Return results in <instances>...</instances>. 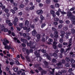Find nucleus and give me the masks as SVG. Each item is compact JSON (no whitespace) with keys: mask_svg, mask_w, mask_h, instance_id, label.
Instances as JSON below:
<instances>
[{"mask_svg":"<svg viewBox=\"0 0 75 75\" xmlns=\"http://www.w3.org/2000/svg\"><path fill=\"white\" fill-rule=\"evenodd\" d=\"M69 45L68 46L69 47H70L71 45H72V38H71L70 39H69Z\"/></svg>","mask_w":75,"mask_h":75,"instance_id":"5","label":"nucleus"},{"mask_svg":"<svg viewBox=\"0 0 75 75\" xmlns=\"http://www.w3.org/2000/svg\"><path fill=\"white\" fill-rule=\"evenodd\" d=\"M54 70H55V69H53L52 70V72L50 71L49 72L50 74H51V75H53L54 74Z\"/></svg>","mask_w":75,"mask_h":75,"instance_id":"15","label":"nucleus"},{"mask_svg":"<svg viewBox=\"0 0 75 75\" xmlns=\"http://www.w3.org/2000/svg\"><path fill=\"white\" fill-rule=\"evenodd\" d=\"M25 25H27L28 27H30L31 26V24H29V21L28 20L25 21Z\"/></svg>","mask_w":75,"mask_h":75,"instance_id":"3","label":"nucleus"},{"mask_svg":"<svg viewBox=\"0 0 75 75\" xmlns=\"http://www.w3.org/2000/svg\"><path fill=\"white\" fill-rule=\"evenodd\" d=\"M67 16H68V18H70L71 20L75 21V16H73V15L71 13L68 12L67 13Z\"/></svg>","mask_w":75,"mask_h":75,"instance_id":"2","label":"nucleus"},{"mask_svg":"<svg viewBox=\"0 0 75 75\" xmlns=\"http://www.w3.org/2000/svg\"><path fill=\"white\" fill-rule=\"evenodd\" d=\"M25 58L28 61V62H30V61H31V60H30V58H29V57L28 55L26 56L25 57Z\"/></svg>","mask_w":75,"mask_h":75,"instance_id":"11","label":"nucleus"},{"mask_svg":"<svg viewBox=\"0 0 75 75\" xmlns=\"http://www.w3.org/2000/svg\"><path fill=\"white\" fill-rule=\"evenodd\" d=\"M18 18H17L16 17L14 19V21L15 22H17L18 21Z\"/></svg>","mask_w":75,"mask_h":75,"instance_id":"58","label":"nucleus"},{"mask_svg":"<svg viewBox=\"0 0 75 75\" xmlns=\"http://www.w3.org/2000/svg\"><path fill=\"white\" fill-rule=\"evenodd\" d=\"M65 34L69 36L70 35H71V33L70 32H66L65 33Z\"/></svg>","mask_w":75,"mask_h":75,"instance_id":"29","label":"nucleus"},{"mask_svg":"<svg viewBox=\"0 0 75 75\" xmlns=\"http://www.w3.org/2000/svg\"><path fill=\"white\" fill-rule=\"evenodd\" d=\"M6 23L7 24H9L10 23V21L9 20H6Z\"/></svg>","mask_w":75,"mask_h":75,"instance_id":"49","label":"nucleus"},{"mask_svg":"<svg viewBox=\"0 0 75 75\" xmlns=\"http://www.w3.org/2000/svg\"><path fill=\"white\" fill-rule=\"evenodd\" d=\"M63 30L64 31H67L68 30V26L65 25L63 27Z\"/></svg>","mask_w":75,"mask_h":75,"instance_id":"8","label":"nucleus"},{"mask_svg":"<svg viewBox=\"0 0 75 75\" xmlns=\"http://www.w3.org/2000/svg\"><path fill=\"white\" fill-rule=\"evenodd\" d=\"M55 6L56 7H59V5L58 4H55Z\"/></svg>","mask_w":75,"mask_h":75,"instance_id":"53","label":"nucleus"},{"mask_svg":"<svg viewBox=\"0 0 75 75\" xmlns=\"http://www.w3.org/2000/svg\"><path fill=\"white\" fill-rule=\"evenodd\" d=\"M37 34V33L35 30H34L32 32V35L33 36H35Z\"/></svg>","mask_w":75,"mask_h":75,"instance_id":"6","label":"nucleus"},{"mask_svg":"<svg viewBox=\"0 0 75 75\" xmlns=\"http://www.w3.org/2000/svg\"><path fill=\"white\" fill-rule=\"evenodd\" d=\"M65 60L67 62H69V61H70V59L68 57H66L65 58Z\"/></svg>","mask_w":75,"mask_h":75,"instance_id":"21","label":"nucleus"},{"mask_svg":"<svg viewBox=\"0 0 75 75\" xmlns=\"http://www.w3.org/2000/svg\"><path fill=\"white\" fill-rule=\"evenodd\" d=\"M4 42H3V44L5 46L4 48L5 49H7L8 50H10V49H11L13 52L14 51V49L13 48L11 47L10 46H8L7 44L9 43V41L6 39L5 38L4 39Z\"/></svg>","mask_w":75,"mask_h":75,"instance_id":"1","label":"nucleus"},{"mask_svg":"<svg viewBox=\"0 0 75 75\" xmlns=\"http://www.w3.org/2000/svg\"><path fill=\"white\" fill-rule=\"evenodd\" d=\"M65 23L67 24H69L70 23V21L69 20H67L65 21Z\"/></svg>","mask_w":75,"mask_h":75,"instance_id":"39","label":"nucleus"},{"mask_svg":"<svg viewBox=\"0 0 75 75\" xmlns=\"http://www.w3.org/2000/svg\"><path fill=\"white\" fill-rule=\"evenodd\" d=\"M54 38H58L59 37V35H55L54 36Z\"/></svg>","mask_w":75,"mask_h":75,"instance_id":"54","label":"nucleus"},{"mask_svg":"<svg viewBox=\"0 0 75 75\" xmlns=\"http://www.w3.org/2000/svg\"><path fill=\"white\" fill-rule=\"evenodd\" d=\"M26 30V32H27V33H28V32H29L30 31V28H27V29Z\"/></svg>","mask_w":75,"mask_h":75,"instance_id":"50","label":"nucleus"},{"mask_svg":"<svg viewBox=\"0 0 75 75\" xmlns=\"http://www.w3.org/2000/svg\"><path fill=\"white\" fill-rule=\"evenodd\" d=\"M58 55L59 57V58H62L63 57L62 56V54L61 53L59 54Z\"/></svg>","mask_w":75,"mask_h":75,"instance_id":"23","label":"nucleus"},{"mask_svg":"<svg viewBox=\"0 0 75 75\" xmlns=\"http://www.w3.org/2000/svg\"><path fill=\"white\" fill-rule=\"evenodd\" d=\"M13 6H18V2L17 1L13 3Z\"/></svg>","mask_w":75,"mask_h":75,"instance_id":"16","label":"nucleus"},{"mask_svg":"<svg viewBox=\"0 0 75 75\" xmlns=\"http://www.w3.org/2000/svg\"><path fill=\"white\" fill-rule=\"evenodd\" d=\"M44 64L45 65H48V62L46 61L44 62Z\"/></svg>","mask_w":75,"mask_h":75,"instance_id":"63","label":"nucleus"},{"mask_svg":"<svg viewBox=\"0 0 75 75\" xmlns=\"http://www.w3.org/2000/svg\"><path fill=\"white\" fill-rule=\"evenodd\" d=\"M50 13L51 14H55V11H53V10H51L50 11Z\"/></svg>","mask_w":75,"mask_h":75,"instance_id":"36","label":"nucleus"},{"mask_svg":"<svg viewBox=\"0 0 75 75\" xmlns=\"http://www.w3.org/2000/svg\"><path fill=\"white\" fill-rule=\"evenodd\" d=\"M26 52L27 55H29L30 54V52L28 49H27Z\"/></svg>","mask_w":75,"mask_h":75,"instance_id":"32","label":"nucleus"},{"mask_svg":"<svg viewBox=\"0 0 75 75\" xmlns=\"http://www.w3.org/2000/svg\"><path fill=\"white\" fill-rule=\"evenodd\" d=\"M2 31L4 32H7L8 31V29L4 28L3 30H2Z\"/></svg>","mask_w":75,"mask_h":75,"instance_id":"37","label":"nucleus"},{"mask_svg":"<svg viewBox=\"0 0 75 75\" xmlns=\"http://www.w3.org/2000/svg\"><path fill=\"white\" fill-rule=\"evenodd\" d=\"M5 28V27H4V25H2L1 26V30L2 31H3L4 29Z\"/></svg>","mask_w":75,"mask_h":75,"instance_id":"22","label":"nucleus"},{"mask_svg":"<svg viewBox=\"0 0 75 75\" xmlns=\"http://www.w3.org/2000/svg\"><path fill=\"white\" fill-rule=\"evenodd\" d=\"M60 33L62 35H65V31L64 30H61L60 31Z\"/></svg>","mask_w":75,"mask_h":75,"instance_id":"28","label":"nucleus"},{"mask_svg":"<svg viewBox=\"0 0 75 75\" xmlns=\"http://www.w3.org/2000/svg\"><path fill=\"white\" fill-rule=\"evenodd\" d=\"M16 64H17V65H21V64H20L19 62H18V61H16Z\"/></svg>","mask_w":75,"mask_h":75,"instance_id":"64","label":"nucleus"},{"mask_svg":"<svg viewBox=\"0 0 75 75\" xmlns=\"http://www.w3.org/2000/svg\"><path fill=\"white\" fill-rule=\"evenodd\" d=\"M4 10L5 12V13H8V11H9V9L7 8L5 9Z\"/></svg>","mask_w":75,"mask_h":75,"instance_id":"30","label":"nucleus"},{"mask_svg":"<svg viewBox=\"0 0 75 75\" xmlns=\"http://www.w3.org/2000/svg\"><path fill=\"white\" fill-rule=\"evenodd\" d=\"M38 18H35V19L33 20V21L34 23H36V22H37L38 21Z\"/></svg>","mask_w":75,"mask_h":75,"instance_id":"27","label":"nucleus"},{"mask_svg":"<svg viewBox=\"0 0 75 75\" xmlns=\"http://www.w3.org/2000/svg\"><path fill=\"white\" fill-rule=\"evenodd\" d=\"M58 47H59V48H62V44L60 43H59L58 45Z\"/></svg>","mask_w":75,"mask_h":75,"instance_id":"40","label":"nucleus"},{"mask_svg":"<svg viewBox=\"0 0 75 75\" xmlns=\"http://www.w3.org/2000/svg\"><path fill=\"white\" fill-rule=\"evenodd\" d=\"M61 72L62 73H66L67 72V71L65 70H61Z\"/></svg>","mask_w":75,"mask_h":75,"instance_id":"59","label":"nucleus"},{"mask_svg":"<svg viewBox=\"0 0 75 75\" xmlns=\"http://www.w3.org/2000/svg\"><path fill=\"white\" fill-rule=\"evenodd\" d=\"M54 20L55 21H58L59 20V19L58 18H54Z\"/></svg>","mask_w":75,"mask_h":75,"instance_id":"35","label":"nucleus"},{"mask_svg":"<svg viewBox=\"0 0 75 75\" xmlns=\"http://www.w3.org/2000/svg\"><path fill=\"white\" fill-rule=\"evenodd\" d=\"M71 30V33L72 34H74L75 33V29H72Z\"/></svg>","mask_w":75,"mask_h":75,"instance_id":"19","label":"nucleus"},{"mask_svg":"<svg viewBox=\"0 0 75 75\" xmlns=\"http://www.w3.org/2000/svg\"><path fill=\"white\" fill-rule=\"evenodd\" d=\"M45 55H46L47 58L48 59H49V60H50V61L51 60L50 56L48 54L46 53L45 54L44 56Z\"/></svg>","mask_w":75,"mask_h":75,"instance_id":"7","label":"nucleus"},{"mask_svg":"<svg viewBox=\"0 0 75 75\" xmlns=\"http://www.w3.org/2000/svg\"><path fill=\"white\" fill-rule=\"evenodd\" d=\"M36 13L37 14H38V15H41V14H42L43 13V11L42 10H40L37 11Z\"/></svg>","mask_w":75,"mask_h":75,"instance_id":"4","label":"nucleus"},{"mask_svg":"<svg viewBox=\"0 0 75 75\" xmlns=\"http://www.w3.org/2000/svg\"><path fill=\"white\" fill-rule=\"evenodd\" d=\"M34 8V6H31V7H30L29 8L30 10H33Z\"/></svg>","mask_w":75,"mask_h":75,"instance_id":"51","label":"nucleus"},{"mask_svg":"<svg viewBox=\"0 0 75 75\" xmlns=\"http://www.w3.org/2000/svg\"><path fill=\"white\" fill-rule=\"evenodd\" d=\"M11 12H12L13 14H15V13H16V12H15V11L13 9H11Z\"/></svg>","mask_w":75,"mask_h":75,"instance_id":"60","label":"nucleus"},{"mask_svg":"<svg viewBox=\"0 0 75 75\" xmlns=\"http://www.w3.org/2000/svg\"><path fill=\"white\" fill-rule=\"evenodd\" d=\"M47 73V71L45 70H42L41 72V74L42 75L43 74H46Z\"/></svg>","mask_w":75,"mask_h":75,"instance_id":"17","label":"nucleus"},{"mask_svg":"<svg viewBox=\"0 0 75 75\" xmlns=\"http://www.w3.org/2000/svg\"><path fill=\"white\" fill-rule=\"evenodd\" d=\"M63 26V25L62 24H60L58 25V28L59 29H61V28H62Z\"/></svg>","mask_w":75,"mask_h":75,"instance_id":"31","label":"nucleus"},{"mask_svg":"<svg viewBox=\"0 0 75 75\" xmlns=\"http://www.w3.org/2000/svg\"><path fill=\"white\" fill-rule=\"evenodd\" d=\"M70 62L72 64H74V62H75V60L74 59H71L70 60Z\"/></svg>","mask_w":75,"mask_h":75,"instance_id":"33","label":"nucleus"},{"mask_svg":"<svg viewBox=\"0 0 75 75\" xmlns=\"http://www.w3.org/2000/svg\"><path fill=\"white\" fill-rule=\"evenodd\" d=\"M71 47H69L67 49H66V52H65V53L67 52H69V50H71Z\"/></svg>","mask_w":75,"mask_h":75,"instance_id":"13","label":"nucleus"},{"mask_svg":"<svg viewBox=\"0 0 75 75\" xmlns=\"http://www.w3.org/2000/svg\"><path fill=\"white\" fill-rule=\"evenodd\" d=\"M13 38L14 39V41H17V42H18V44H20V41L19 40H17V38L15 37Z\"/></svg>","mask_w":75,"mask_h":75,"instance_id":"10","label":"nucleus"},{"mask_svg":"<svg viewBox=\"0 0 75 75\" xmlns=\"http://www.w3.org/2000/svg\"><path fill=\"white\" fill-rule=\"evenodd\" d=\"M25 40V39H23L22 38H21L20 39L21 41L22 42H24Z\"/></svg>","mask_w":75,"mask_h":75,"instance_id":"41","label":"nucleus"},{"mask_svg":"<svg viewBox=\"0 0 75 75\" xmlns=\"http://www.w3.org/2000/svg\"><path fill=\"white\" fill-rule=\"evenodd\" d=\"M41 52L43 53H45L47 52V51L44 49H42L41 50Z\"/></svg>","mask_w":75,"mask_h":75,"instance_id":"46","label":"nucleus"},{"mask_svg":"<svg viewBox=\"0 0 75 75\" xmlns=\"http://www.w3.org/2000/svg\"><path fill=\"white\" fill-rule=\"evenodd\" d=\"M60 52L61 53H64V52H65L66 51H65V50L63 48H61L60 50Z\"/></svg>","mask_w":75,"mask_h":75,"instance_id":"18","label":"nucleus"},{"mask_svg":"<svg viewBox=\"0 0 75 75\" xmlns=\"http://www.w3.org/2000/svg\"><path fill=\"white\" fill-rule=\"evenodd\" d=\"M53 55L54 57H55L56 59H57L58 58V55L55 52H54L53 54Z\"/></svg>","mask_w":75,"mask_h":75,"instance_id":"9","label":"nucleus"},{"mask_svg":"<svg viewBox=\"0 0 75 75\" xmlns=\"http://www.w3.org/2000/svg\"><path fill=\"white\" fill-rule=\"evenodd\" d=\"M64 41V40L62 39H60L59 40V41L60 43H62L63 42V41Z\"/></svg>","mask_w":75,"mask_h":75,"instance_id":"48","label":"nucleus"},{"mask_svg":"<svg viewBox=\"0 0 75 75\" xmlns=\"http://www.w3.org/2000/svg\"><path fill=\"white\" fill-rule=\"evenodd\" d=\"M36 37L38 39H40V38L41 37V35L40 34H38L37 35Z\"/></svg>","mask_w":75,"mask_h":75,"instance_id":"26","label":"nucleus"},{"mask_svg":"<svg viewBox=\"0 0 75 75\" xmlns=\"http://www.w3.org/2000/svg\"><path fill=\"white\" fill-rule=\"evenodd\" d=\"M55 14L56 15H57V16H59V12L58 11L55 13Z\"/></svg>","mask_w":75,"mask_h":75,"instance_id":"62","label":"nucleus"},{"mask_svg":"<svg viewBox=\"0 0 75 75\" xmlns=\"http://www.w3.org/2000/svg\"><path fill=\"white\" fill-rule=\"evenodd\" d=\"M46 25V24L45 23H43L41 25V27L42 28H43Z\"/></svg>","mask_w":75,"mask_h":75,"instance_id":"24","label":"nucleus"},{"mask_svg":"<svg viewBox=\"0 0 75 75\" xmlns=\"http://www.w3.org/2000/svg\"><path fill=\"white\" fill-rule=\"evenodd\" d=\"M50 0H47L46 1L47 4H50Z\"/></svg>","mask_w":75,"mask_h":75,"instance_id":"45","label":"nucleus"},{"mask_svg":"<svg viewBox=\"0 0 75 75\" xmlns=\"http://www.w3.org/2000/svg\"><path fill=\"white\" fill-rule=\"evenodd\" d=\"M24 7V5H23V4H21L20 6L19 7L20 8H23Z\"/></svg>","mask_w":75,"mask_h":75,"instance_id":"57","label":"nucleus"},{"mask_svg":"<svg viewBox=\"0 0 75 75\" xmlns=\"http://www.w3.org/2000/svg\"><path fill=\"white\" fill-rule=\"evenodd\" d=\"M54 34L55 35H58V32L56 30V31L54 32Z\"/></svg>","mask_w":75,"mask_h":75,"instance_id":"44","label":"nucleus"},{"mask_svg":"<svg viewBox=\"0 0 75 75\" xmlns=\"http://www.w3.org/2000/svg\"><path fill=\"white\" fill-rule=\"evenodd\" d=\"M1 8L3 10H4L6 9V6H1Z\"/></svg>","mask_w":75,"mask_h":75,"instance_id":"38","label":"nucleus"},{"mask_svg":"<svg viewBox=\"0 0 75 75\" xmlns=\"http://www.w3.org/2000/svg\"><path fill=\"white\" fill-rule=\"evenodd\" d=\"M53 47L54 49H57V45H53Z\"/></svg>","mask_w":75,"mask_h":75,"instance_id":"42","label":"nucleus"},{"mask_svg":"<svg viewBox=\"0 0 75 75\" xmlns=\"http://www.w3.org/2000/svg\"><path fill=\"white\" fill-rule=\"evenodd\" d=\"M57 74H58L59 75H62V72H58L57 73Z\"/></svg>","mask_w":75,"mask_h":75,"instance_id":"55","label":"nucleus"},{"mask_svg":"<svg viewBox=\"0 0 75 75\" xmlns=\"http://www.w3.org/2000/svg\"><path fill=\"white\" fill-rule=\"evenodd\" d=\"M75 7H73L71 8L70 10H69V11H74V10H75Z\"/></svg>","mask_w":75,"mask_h":75,"instance_id":"47","label":"nucleus"},{"mask_svg":"<svg viewBox=\"0 0 75 75\" xmlns=\"http://www.w3.org/2000/svg\"><path fill=\"white\" fill-rule=\"evenodd\" d=\"M52 62L53 63H56L57 62V60L53 58L52 60Z\"/></svg>","mask_w":75,"mask_h":75,"instance_id":"14","label":"nucleus"},{"mask_svg":"<svg viewBox=\"0 0 75 75\" xmlns=\"http://www.w3.org/2000/svg\"><path fill=\"white\" fill-rule=\"evenodd\" d=\"M20 56H21V58L22 59H25V58L24 57H23V55H22V54H20Z\"/></svg>","mask_w":75,"mask_h":75,"instance_id":"52","label":"nucleus"},{"mask_svg":"<svg viewBox=\"0 0 75 75\" xmlns=\"http://www.w3.org/2000/svg\"><path fill=\"white\" fill-rule=\"evenodd\" d=\"M19 26L21 28H23L24 25L23 23H20L19 24Z\"/></svg>","mask_w":75,"mask_h":75,"instance_id":"12","label":"nucleus"},{"mask_svg":"<svg viewBox=\"0 0 75 75\" xmlns=\"http://www.w3.org/2000/svg\"><path fill=\"white\" fill-rule=\"evenodd\" d=\"M62 62L63 64H65V62H66L65 61V60L64 59H63L62 60Z\"/></svg>","mask_w":75,"mask_h":75,"instance_id":"61","label":"nucleus"},{"mask_svg":"<svg viewBox=\"0 0 75 75\" xmlns=\"http://www.w3.org/2000/svg\"><path fill=\"white\" fill-rule=\"evenodd\" d=\"M14 71L15 72H18V68H15L14 69Z\"/></svg>","mask_w":75,"mask_h":75,"instance_id":"43","label":"nucleus"},{"mask_svg":"<svg viewBox=\"0 0 75 75\" xmlns=\"http://www.w3.org/2000/svg\"><path fill=\"white\" fill-rule=\"evenodd\" d=\"M66 67H69L70 66V63H67L65 64Z\"/></svg>","mask_w":75,"mask_h":75,"instance_id":"20","label":"nucleus"},{"mask_svg":"<svg viewBox=\"0 0 75 75\" xmlns=\"http://www.w3.org/2000/svg\"><path fill=\"white\" fill-rule=\"evenodd\" d=\"M30 47L32 49H35V45H32L30 46Z\"/></svg>","mask_w":75,"mask_h":75,"instance_id":"25","label":"nucleus"},{"mask_svg":"<svg viewBox=\"0 0 75 75\" xmlns=\"http://www.w3.org/2000/svg\"><path fill=\"white\" fill-rule=\"evenodd\" d=\"M52 31H57V29L55 28V27H52Z\"/></svg>","mask_w":75,"mask_h":75,"instance_id":"34","label":"nucleus"},{"mask_svg":"<svg viewBox=\"0 0 75 75\" xmlns=\"http://www.w3.org/2000/svg\"><path fill=\"white\" fill-rule=\"evenodd\" d=\"M40 18L41 20H44V17L42 16V15H40Z\"/></svg>","mask_w":75,"mask_h":75,"instance_id":"56","label":"nucleus"}]
</instances>
